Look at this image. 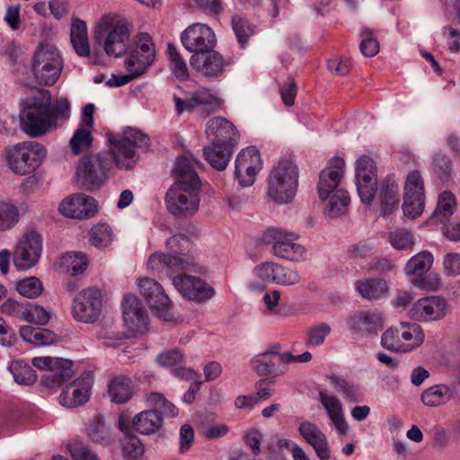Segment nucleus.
I'll list each match as a JSON object with an SVG mask.
<instances>
[{"instance_id": "obj_1", "label": "nucleus", "mask_w": 460, "mask_h": 460, "mask_svg": "<svg viewBox=\"0 0 460 460\" xmlns=\"http://www.w3.org/2000/svg\"><path fill=\"white\" fill-rule=\"evenodd\" d=\"M200 165V162L192 155L178 158L173 170L176 181L165 195V204L171 214L189 217L199 210L201 181L197 169Z\"/></svg>"}, {"instance_id": "obj_2", "label": "nucleus", "mask_w": 460, "mask_h": 460, "mask_svg": "<svg viewBox=\"0 0 460 460\" xmlns=\"http://www.w3.org/2000/svg\"><path fill=\"white\" fill-rule=\"evenodd\" d=\"M132 33L131 22L118 13L103 14L96 22L93 36L109 57L120 58L128 49Z\"/></svg>"}, {"instance_id": "obj_3", "label": "nucleus", "mask_w": 460, "mask_h": 460, "mask_svg": "<svg viewBox=\"0 0 460 460\" xmlns=\"http://www.w3.org/2000/svg\"><path fill=\"white\" fill-rule=\"evenodd\" d=\"M168 253L155 252L152 254L147 267L152 271L173 273L188 270L196 265L195 245L184 234L172 235L166 241Z\"/></svg>"}, {"instance_id": "obj_4", "label": "nucleus", "mask_w": 460, "mask_h": 460, "mask_svg": "<svg viewBox=\"0 0 460 460\" xmlns=\"http://www.w3.org/2000/svg\"><path fill=\"white\" fill-rule=\"evenodd\" d=\"M61 51L49 42L40 43L31 60V71L36 83L43 86L54 85L64 69Z\"/></svg>"}, {"instance_id": "obj_5", "label": "nucleus", "mask_w": 460, "mask_h": 460, "mask_svg": "<svg viewBox=\"0 0 460 460\" xmlns=\"http://www.w3.org/2000/svg\"><path fill=\"white\" fill-rule=\"evenodd\" d=\"M267 192L277 204H288L296 195L298 185V169L290 160L279 161L270 172Z\"/></svg>"}, {"instance_id": "obj_6", "label": "nucleus", "mask_w": 460, "mask_h": 460, "mask_svg": "<svg viewBox=\"0 0 460 460\" xmlns=\"http://www.w3.org/2000/svg\"><path fill=\"white\" fill-rule=\"evenodd\" d=\"M20 119L22 131L32 137L54 129V119L49 113L48 92H40L28 98L26 107L20 113Z\"/></svg>"}, {"instance_id": "obj_7", "label": "nucleus", "mask_w": 460, "mask_h": 460, "mask_svg": "<svg viewBox=\"0 0 460 460\" xmlns=\"http://www.w3.org/2000/svg\"><path fill=\"white\" fill-rule=\"evenodd\" d=\"M47 155L46 148L40 143L25 141L5 150L8 168L17 175H27L37 170Z\"/></svg>"}, {"instance_id": "obj_8", "label": "nucleus", "mask_w": 460, "mask_h": 460, "mask_svg": "<svg viewBox=\"0 0 460 460\" xmlns=\"http://www.w3.org/2000/svg\"><path fill=\"white\" fill-rule=\"evenodd\" d=\"M424 340V330L418 323L401 322L385 331L381 345L391 351L408 353L420 347Z\"/></svg>"}, {"instance_id": "obj_9", "label": "nucleus", "mask_w": 460, "mask_h": 460, "mask_svg": "<svg viewBox=\"0 0 460 460\" xmlns=\"http://www.w3.org/2000/svg\"><path fill=\"white\" fill-rule=\"evenodd\" d=\"M111 154L118 168L129 170L137 161V149L146 150L149 137L142 132L128 128L119 137L110 138Z\"/></svg>"}, {"instance_id": "obj_10", "label": "nucleus", "mask_w": 460, "mask_h": 460, "mask_svg": "<svg viewBox=\"0 0 460 460\" xmlns=\"http://www.w3.org/2000/svg\"><path fill=\"white\" fill-rule=\"evenodd\" d=\"M298 235L279 227H270L262 234L266 244H271V252L278 258L293 262L307 260L306 249L296 243Z\"/></svg>"}, {"instance_id": "obj_11", "label": "nucleus", "mask_w": 460, "mask_h": 460, "mask_svg": "<svg viewBox=\"0 0 460 460\" xmlns=\"http://www.w3.org/2000/svg\"><path fill=\"white\" fill-rule=\"evenodd\" d=\"M126 53L124 66L128 73L138 76L143 75L155 58V48L151 36L144 32L137 34Z\"/></svg>"}, {"instance_id": "obj_12", "label": "nucleus", "mask_w": 460, "mask_h": 460, "mask_svg": "<svg viewBox=\"0 0 460 460\" xmlns=\"http://www.w3.org/2000/svg\"><path fill=\"white\" fill-rule=\"evenodd\" d=\"M450 311L447 300L441 296H427L419 298L408 311L409 318L416 323L442 321Z\"/></svg>"}, {"instance_id": "obj_13", "label": "nucleus", "mask_w": 460, "mask_h": 460, "mask_svg": "<svg viewBox=\"0 0 460 460\" xmlns=\"http://www.w3.org/2000/svg\"><path fill=\"white\" fill-rule=\"evenodd\" d=\"M425 207L424 181L418 171L408 173L404 183L402 211L405 217H419Z\"/></svg>"}, {"instance_id": "obj_14", "label": "nucleus", "mask_w": 460, "mask_h": 460, "mask_svg": "<svg viewBox=\"0 0 460 460\" xmlns=\"http://www.w3.org/2000/svg\"><path fill=\"white\" fill-rule=\"evenodd\" d=\"M173 102L177 115H181L184 111L195 112L200 116H208L215 112L220 106V100L210 90L200 88L186 98L181 99L174 96Z\"/></svg>"}, {"instance_id": "obj_15", "label": "nucleus", "mask_w": 460, "mask_h": 460, "mask_svg": "<svg viewBox=\"0 0 460 460\" xmlns=\"http://www.w3.org/2000/svg\"><path fill=\"white\" fill-rule=\"evenodd\" d=\"M108 156V154L100 153L83 157L76 169L78 179L91 188H100L107 177L111 164Z\"/></svg>"}, {"instance_id": "obj_16", "label": "nucleus", "mask_w": 460, "mask_h": 460, "mask_svg": "<svg viewBox=\"0 0 460 460\" xmlns=\"http://www.w3.org/2000/svg\"><path fill=\"white\" fill-rule=\"evenodd\" d=\"M42 238L35 231L25 233L19 239L13 255L14 266L19 270H28L35 266L41 255Z\"/></svg>"}, {"instance_id": "obj_17", "label": "nucleus", "mask_w": 460, "mask_h": 460, "mask_svg": "<svg viewBox=\"0 0 460 460\" xmlns=\"http://www.w3.org/2000/svg\"><path fill=\"white\" fill-rule=\"evenodd\" d=\"M102 307V293L98 288H89L82 290L74 299L73 317L86 323H92L99 318Z\"/></svg>"}, {"instance_id": "obj_18", "label": "nucleus", "mask_w": 460, "mask_h": 460, "mask_svg": "<svg viewBox=\"0 0 460 460\" xmlns=\"http://www.w3.org/2000/svg\"><path fill=\"white\" fill-rule=\"evenodd\" d=\"M181 42L192 55L202 54L216 47L217 37L208 25L197 22L189 25L181 33Z\"/></svg>"}, {"instance_id": "obj_19", "label": "nucleus", "mask_w": 460, "mask_h": 460, "mask_svg": "<svg viewBox=\"0 0 460 460\" xmlns=\"http://www.w3.org/2000/svg\"><path fill=\"white\" fill-rule=\"evenodd\" d=\"M31 364L40 370H46L47 373L42 377V382L46 386H56L68 381L73 377V363L70 360L51 358L36 357L31 360Z\"/></svg>"}, {"instance_id": "obj_20", "label": "nucleus", "mask_w": 460, "mask_h": 460, "mask_svg": "<svg viewBox=\"0 0 460 460\" xmlns=\"http://www.w3.org/2000/svg\"><path fill=\"white\" fill-rule=\"evenodd\" d=\"M138 287L150 307L160 319L165 322L174 319L171 300L157 281L143 278L139 280Z\"/></svg>"}, {"instance_id": "obj_21", "label": "nucleus", "mask_w": 460, "mask_h": 460, "mask_svg": "<svg viewBox=\"0 0 460 460\" xmlns=\"http://www.w3.org/2000/svg\"><path fill=\"white\" fill-rule=\"evenodd\" d=\"M356 184L361 202L370 204L376 196L377 176L375 162L368 155L360 156L356 163Z\"/></svg>"}, {"instance_id": "obj_22", "label": "nucleus", "mask_w": 460, "mask_h": 460, "mask_svg": "<svg viewBox=\"0 0 460 460\" xmlns=\"http://www.w3.org/2000/svg\"><path fill=\"white\" fill-rule=\"evenodd\" d=\"M261 169V155L255 147H246L238 154L235 159V177L241 186L252 185Z\"/></svg>"}, {"instance_id": "obj_23", "label": "nucleus", "mask_w": 460, "mask_h": 460, "mask_svg": "<svg viewBox=\"0 0 460 460\" xmlns=\"http://www.w3.org/2000/svg\"><path fill=\"white\" fill-rule=\"evenodd\" d=\"M175 288L185 297L197 302H204L212 298L215 289L207 285L199 278L180 274L172 279Z\"/></svg>"}, {"instance_id": "obj_24", "label": "nucleus", "mask_w": 460, "mask_h": 460, "mask_svg": "<svg viewBox=\"0 0 460 460\" xmlns=\"http://www.w3.org/2000/svg\"><path fill=\"white\" fill-rule=\"evenodd\" d=\"M93 382L92 375L84 373L65 387L59 396L60 403L66 408H75L84 404L89 400Z\"/></svg>"}, {"instance_id": "obj_25", "label": "nucleus", "mask_w": 460, "mask_h": 460, "mask_svg": "<svg viewBox=\"0 0 460 460\" xmlns=\"http://www.w3.org/2000/svg\"><path fill=\"white\" fill-rule=\"evenodd\" d=\"M121 308L123 320L128 329L133 332H144L147 330L148 317L146 311L137 296L126 295Z\"/></svg>"}, {"instance_id": "obj_26", "label": "nucleus", "mask_w": 460, "mask_h": 460, "mask_svg": "<svg viewBox=\"0 0 460 460\" xmlns=\"http://www.w3.org/2000/svg\"><path fill=\"white\" fill-rule=\"evenodd\" d=\"M345 162L341 157H332L327 166L321 172L319 175V182L317 185L319 197L322 200L325 199L339 190L344 173Z\"/></svg>"}, {"instance_id": "obj_27", "label": "nucleus", "mask_w": 460, "mask_h": 460, "mask_svg": "<svg viewBox=\"0 0 460 460\" xmlns=\"http://www.w3.org/2000/svg\"><path fill=\"white\" fill-rule=\"evenodd\" d=\"M58 210L66 217L89 218L97 212V204L92 197L84 194H73L59 204Z\"/></svg>"}, {"instance_id": "obj_28", "label": "nucleus", "mask_w": 460, "mask_h": 460, "mask_svg": "<svg viewBox=\"0 0 460 460\" xmlns=\"http://www.w3.org/2000/svg\"><path fill=\"white\" fill-rule=\"evenodd\" d=\"M190 64L193 69L206 77H218L225 72L226 62L223 56L215 51L208 50L202 54L192 55Z\"/></svg>"}, {"instance_id": "obj_29", "label": "nucleus", "mask_w": 460, "mask_h": 460, "mask_svg": "<svg viewBox=\"0 0 460 460\" xmlns=\"http://www.w3.org/2000/svg\"><path fill=\"white\" fill-rule=\"evenodd\" d=\"M298 432L305 441L315 451L321 460L330 459V447L325 434L311 421H304L298 427Z\"/></svg>"}, {"instance_id": "obj_30", "label": "nucleus", "mask_w": 460, "mask_h": 460, "mask_svg": "<svg viewBox=\"0 0 460 460\" xmlns=\"http://www.w3.org/2000/svg\"><path fill=\"white\" fill-rule=\"evenodd\" d=\"M347 325L350 332L367 336L377 332L383 326V320L377 313L360 311L348 318Z\"/></svg>"}, {"instance_id": "obj_31", "label": "nucleus", "mask_w": 460, "mask_h": 460, "mask_svg": "<svg viewBox=\"0 0 460 460\" xmlns=\"http://www.w3.org/2000/svg\"><path fill=\"white\" fill-rule=\"evenodd\" d=\"M206 133L208 137L214 139L213 143L227 144L232 147L239 138L234 126L221 117H214L208 121Z\"/></svg>"}, {"instance_id": "obj_32", "label": "nucleus", "mask_w": 460, "mask_h": 460, "mask_svg": "<svg viewBox=\"0 0 460 460\" xmlns=\"http://www.w3.org/2000/svg\"><path fill=\"white\" fill-rule=\"evenodd\" d=\"M319 402L326 411L331 422L339 434L347 433L349 427L344 416V411L341 400L334 394L324 391L318 394Z\"/></svg>"}, {"instance_id": "obj_33", "label": "nucleus", "mask_w": 460, "mask_h": 460, "mask_svg": "<svg viewBox=\"0 0 460 460\" xmlns=\"http://www.w3.org/2000/svg\"><path fill=\"white\" fill-rule=\"evenodd\" d=\"M326 203L323 208L324 217L328 219H335L348 213L350 197L349 192L341 188L325 199Z\"/></svg>"}, {"instance_id": "obj_34", "label": "nucleus", "mask_w": 460, "mask_h": 460, "mask_svg": "<svg viewBox=\"0 0 460 460\" xmlns=\"http://www.w3.org/2000/svg\"><path fill=\"white\" fill-rule=\"evenodd\" d=\"M133 429L143 435L157 432L164 424V420L155 410H145L137 413L131 420Z\"/></svg>"}, {"instance_id": "obj_35", "label": "nucleus", "mask_w": 460, "mask_h": 460, "mask_svg": "<svg viewBox=\"0 0 460 460\" xmlns=\"http://www.w3.org/2000/svg\"><path fill=\"white\" fill-rule=\"evenodd\" d=\"M355 289L365 299L378 300L388 295L387 282L382 279H365L355 282Z\"/></svg>"}, {"instance_id": "obj_36", "label": "nucleus", "mask_w": 460, "mask_h": 460, "mask_svg": "<svg viewBox=\"0 0 460 460\" xmlns=\"http://www.w3.org/2000/svg\"><path fill=\"white\" fill-rule=\"evenodd\" d=\"M278 355L274 351H267L256 355L251 360L252 369L259 376H271L273 377L283 376L287 372V367H278L274 361V358Z\"/></svg>"}, {"instance_id": "obj_37", "label": "nucleus", "mask_w": 460, "mask_h": 460, "mask_svg": "<svg viewBox=\"0 0 460 460\" xmlns=\"http://www.w3.org/2000/svg\"><path fill=\"white\" fill-rule=\"evenodd\" d=\"M108 396L116 404L127 403L133 396L130 378L124 376L113 377L108 385Z\"/></svg>"}, {"instance_id": "obj_38", "label": "nucleus", "mask_w": 460, "mask_h": 460, "mask_svg": "<svg viewBox=\"0 0 460 460\" xmlns=\"http://www.w3.org/2000/svg\"><path fill=\"white\" fill-rule=\"evenodd\" d=\"M89 261L83 252H68L64 253L58 261L59 270L71 276H77L85 271Z\"/></svg>"}, {"instance_id": "obj_39", "label": "nucleus", "mask_w": 460, "mask_h": 460, "mask_svg": "<svg viewBox=\"0 0 460 460\" xmlns=\"http://www.w3.org/2000/svg\"><path fill=\"white\" fill-rule=\"evenodd\" d=\"M276 268L277 263L274 261H264L255 266L252 274L257 281H250L247 284L248 289L259 291L262 290L267 284L274 283Z\"/></svg>"}, {"instance_id": "obj_40", "label": "nucleus", "mask_w": 460, "mask_h": 460, "mask_svg": "<svg viewBox=\"0 0 460 460\" xmlns=\"http://www.w3.org/2000/svg\"><path fill=\"white\" fill-rule=\"evenodd\" d=\"M232 146L227 144H216L204 148V155L208 163L215 169L223 171L229 164Z\"/></svg>"}, {"instance_id": "obj_41", "label": "nucleus", "mask_w": 460, "mask_h": 460, "mask_svg": "<svg viewBox=\"0 0 460 460\" xmlns=\"http://www.w3.org/2000/svg\"><path fill=\"white\" fill-rule=\"evenodd\" d=\"M399 185L393 178H386L381 183L380 203L384 214H389L399 205Z\"/></svg>"}, {"instance_id": "obj_42", "label": "nucleus", "mask_w": 460, "mask_h": 460, "mask_svg": "<svg viewBox=\"0 0 460 460\" xmlns=\"http://www.w3.org/2000/svg\"><path fill=\"white\" fill-rule=\"evenodd\" d=\"M144 400L151 410H155L161 415L163 420L164 418H174L179 414V410L176 406L160 393H146Z\"/></svg>"}, {"instance_id": "obj_43", "label": "nucleus", "mask_w": 460, "mask_h": 460, "mask_svg": "<svg viewBox=\"0 0 460 460\" xmlns=\"http://www.w3.org/2000/svg\"><path fill=\"white\" fill-rule=\"evenodd\" d=\"M453 397V390L446 385H435L425 389L420 395L422 403L428 407H438L448 402Z\"/></svg>"}, {"instance_id": "obj_44", "label": "nucleus", "mask_w": 460, "mask_h": 460, "mask_svg": "<svg viewBox=\"0 0 460 460\" xmlns=\"http://www.w3.org/2000/svg\"><path fill=\"white\" fill-rule=\"evenodd\" d=\"M20 335L25 341L37 346L52 345L58 340V336L50 330L29 325L20 328Z\"/></svg>"}, {"instance_id": "obj_45", "label": "nucleus", "mask_w": 460, "mask_h": 460, "mask_svg": "<svg viewBox=\"0 0 460 460\" xmlns=\"http://www.w3.org/2000/svg\"><path fill=\"white\" fill-rule=\"evenodd\" d=\"M433 255L423 251L411 257L405 265V274L411 279H418L427 273L432 266Z\"/></svg>"}, {"instance_id": "obj_46", "label": "nucleus", "mask_w": 460, "mask_h": 460, "mask_svg": "<svg viewBox=\"0 0 460 460\" xmlns=\"http://www.w3.org/2000/svg\"><path fill=\"white\" fill-rule=\"evenodd\" d=\"M456 204L453 193L443 191L438 196L437 208L429 220L444 223L452 216Z\"/></svg>"}, {"instance_id": "obj_47", "label": "nucleus", "mask_w": 460, "mask_h": 460, "mask_svg": "<svg viewBox=\"0 0 460 460\" xmlns=\"http://www.w3.org/2000/svg\"><path fill=\"white\" fill-rule=\"evenodd\" d=\"M8 369L17 384L29 385L36 381V373L33 368L22 360L13 361Z\"/></svg>"}, {"instance_id": "obj_48", "label": "nucleus", "mask_w": 460, "mask_h": 460, "mask_svg": "<svg viewBox=\"0 0 460 460\" xmlns=\"http://www.w3.org/2000/svg\"><path fill=\"white\" fill-rule=\"evenodd\" d=\"M167 56L172 73L180 80L188 79L189 70L187 63L181 56L176 47L172 43H168L167 45Z\"/></svg>"}, {"instance_id": "obj_49", "label": "nucleus", "mask_w": 460, "mask_h": 460, "mask_svg": "<svg viewBox=\"0 0 460 460\" xmlns=\"http://www.w3.org/2000/svg\"><path fill=\"white\" fill-rule=\"evenodd\" d=\"M330 381L333 389L341 394L345 400L349 402H358L359 400V390L354 384L337 376H331Z\"/></svg>"}, {"instance_id": "obj_50", "label": "nucleus", "mask_w": 460, "mask_h": 460, "mask_svg": "<svg viewBox=\"0 0 460 460\" xmlns=\"http://www.w3.org/2000/svg\"><path fill=\"white\" fill-rule=\"evenodd\" d=\"M19 221V211L15 205L0 199V232L13 228Z\"/></svg>"}, {"instance_id": "obj_51", "label": "nucleus", "mask_w": 460, "mask_h": 460, "mask_svg": "<svg viewBox=\"0 0 460 460\" xmlns=\"http://www.w3.org/2000/svg\"><path fill=\"white\" fill-rule=\"evenodd\" d=\"M92 142L90 128H79L74 132L69 143L73 154L78 155L90 148Z\"/></svg>"}, {"instance_id": "obj_52", "label": "nucleus", "mask_w": 460, "mask_h": 460, "mask_svg": "<svg viewBox=\"0 0 460 460\" xmlns=\"http://www.w3.org/2000/svg\"><path fill=\"white\" fill-rule=\"evenodd\" d=\"M87 434L93 441L106 444L110 438V429L102 417L95 416L87 427Z\"/></svg>"}, {"instance_id": "obj_53", "label": "nucleus", "mask_w": 460, "mask_h": 460, "mask_svg": "<svg viewBox=\"0 0 460 460\" xmlns=\"http://www.w3.org/2000/svg\"><path fill=\"white\" fill-rule=\"evenodd\" d=\"M232 28L239 44L243 48L254 32L253 26L245 18L235 15L232 19Z\"/></svg>"}, {"instance_id": "obj_54", "label": "nucleus", "mask_w": 460, "mask_h": 460, "mask_svg": "<svg viewBox=\"0 0 460 460\" xmlns=\"http://www.w3.org/2000/svg\"><path fill=\"white\" fill-rule=\"evenodd\" d=\"M90 243L99 248L107 247L112 241V231L106 224L93 226L90 233Z\"/></svg>"}, {"instance_id": "obj_55", "label": "nucleus", "mask_w": 460, "mask_h": 460, "mask_svg": "<svg viewBox=\"0 0 460 460\" xmlns=\"http://www.w3.org/2000/svg\"><path fill=\"white\" fill-rule=\"evenodd\" d=\"M16 290L23 296L33 298L39 296L43 291L40 280L36 277H30L16 283Z\"/></svg>"}, {"instance_id": "obj_56", "label": "nucleus", "mask_w": 460, "mask_h": 460, "mask_svg": "<svg viewBox=\"0 0 460 460\" xmlns=\"http://www.w3.org/2000/svg\"><path fill=\"white\" fill-rule=\"evenodd\" d=\"M49 312L47 311L44 307L38 305L26 303V310H24L22 321L34 324L44 325L49 321Z\"/></svg>"}, {"instance_id": "obj_57", "label": "nucleus", "mask_w": 460, "mask_h": 460, "mask_svg": "<svg viewBox=\"0 0 460 460\" xmlns=\"http://www.w3.org/2000/svg\"><path fill=\"white\" fill-rule=\"evenodd\" d=\"M124 460H140L144 454V447L136 436L126 437L122 443Z\"/></svg>"}, {"instance_id": "obj_58", "label": "nucleus", "mask_w": 460, "mask_h": 460, "mask_svg": "<svg viewBox=\"0 0 460 460\" xmlns=\"http://www.w3.org/2000/svg\"><path fill=\"white\" fill-rule=\"evenodd\" d=\"M390 244L396 250H406L414 244L412 234L406 229H396L388 235Z\"/></svg>"}, {"instance_id": "obj_59", "label": "nucleus", "mask_w": 460, "mask_h": 460, "mask_svg": "<svg viewBox=\"0 0 460 460\" xmlns=\"http://www.w3.org/2000/svg\"><path fill=\"white\" fill-rule=\"evenodd\" d=\"M276 276L274 284L280 286H294L300 282L301 277L299 273L290 268L282 266L277 263Z\"/></svg>"}, {"instance_id": "obj_60", "label": "nucleus", "mask_w": 460, "mask_h": 460, "mask_svg": "<svg viewBox=\"0 0 460 460\" xmlns=\"http://www.w3.org/2000/svg\"><path fill=\"white\" fill-rule=\"evenodd\" d=\"M360 36L362 38L359 49L361 53L366 57H374L379 51V43L374 38V32L371 29L365 28L361 31Z\"/></svg>"}, {"instance_id": "obj_61", "label": "nucleus", "mask_w": 460, "mask_h": 460, "mask_svg": "<svg viewBox=\"0 0 460 460\" xmlns=\"http://www.w3.org/2000/svg\"><path fill=\"white\" fill-rule=\"evenodd\" d=\"M411 282L414 287L428 291H438L442 287V281L435 272L425 273L418 279H411Z\"/></svg>"}, {"instance_id": "obj_62", "label": "nucleus", "mask_w": 460, "mask_h": 460, "mask_svg": "<svg viewBox=\"0 0 460 460\" xmlns=\"http://www.w3.org/2000/svg\"><path fill=\"white\" fill-rule=\"evenodd\" d=\"M331 326L326 323H321L313 326L307 334V345L311 347L322 345L325 338L331 333Z\"/></svg>"}, {"instance_id": "obj_63", "label": "nucleus", "mask_w": 460, "mask_h": 460, "mask_svg": "<svg viewBox=\"0 0 460 460\" xmlns=\"http://www.w3.org/2000/svg\"><path fill=\"white\" fill-rule=\"evenodd\" d=\"M433 171L441 181H447L452 174V164L448 157L436 155L433 160Z\"/></svg>"}, {"instance_id": "obj_64", "label": "nucleus", "mask_w": 460, "mask_h": 460, "mask_svg": "<svg viewBox=\"0 0 460 460\" xmlns=\"http://www.w3.org/2000/svg\"><path fill=\"white\" fill-rule=\"evenodd\" d=\"M67 447L74 460H99L97 456L80 441L72 442Z\"/></svg>"}]
</instances>
